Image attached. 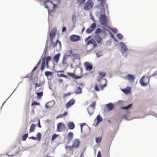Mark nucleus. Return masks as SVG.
<instances>
[{"instance_id": "1", "label": "nucleus", "mask_w": 157, "mask_h": 157, "mask_svg": "<svg viewBox=\"0 0 157 157\" xmlns=\"http://www.w3.org/2000/svg\"><path fill=\"white\" fill-rule=\"evenodd\" d=\"M97 0L98 1H100V5L103 10L104 14H100L99 18V20L100 24L101 25H103V24H104L105 23H108V19L105 13V9L104 8L106 0Z\"/></svg>"}, {"instance_id": "2", "label": "nucleus", "mask_w": 157, "mask_h": 157, "mask_svg": "<svg viewBox=\"0 0 157 157\" xmlns=\"http://www.w3.org/2000/svg\"><path fill=\"white\" fill-rule=\"evenodd\" d=\"M57 31V29L56 27H54L50 32H49V29L48 35L49 37L50 43L52 44L53 43V40L56 35Z\"/></svg>"}, {"instance_id": "3", "label": "nucleus", "mask_w": 157, "mask_h": 157, "mask_svg": "<svg viewBox=\"0 0 157 157\" xmlns=\"http://www.w3.org/2000/svg\"><path fill=\"white\" fill-rule=\"evenodd\" d=\"M69 39L71 42H75L81 39V37L79 35L72 34L70 36Z\"/></svg>"}, {"instance_id": "4", "label": "nucleus", "mask_w": 157, "mask_h": 157, "mask_svg": "<svg viewBox=\"0 0 157 157\" xmlns=\"http://www.w3.org/2000/svg\"><path fill=\"white\" fill-rule=\"evenodd\" d=\"M66 128V125L64 123L59 122L57 124L56 130L58 132H61L62 130L64 131Z\"/></svg>"}, {"instance_id": "5", "label": "nucleus", "mask_w": 157, "mask_h": 157, "mask_svg": "<svg viewBox=\"0 0 157 157\" xmlns=\"http://www.w3.org/2000/svg\"><path fill=\"white\" fill-rule=\"evenodd\" d=\"M120 51L122 54H123L127 51L128 48L125 43L123 42H120Z\"/></svg>"}, {"instance_id": "6", "label": "nucleus", "mask_w": 157, "mask_h": 157, "mask_svg": "<svg viewBox=\"0 0 157 157\" xmlns=\"http://www.w3.org/2000/svg\"><path fill=\"white\" fill-rule=\"evenodd\" d=\"M84 67H85V70L87 71H90L92 70L93 66L91 63L88 62H86L84 63Z\"/></svg>"}, {"instance_id": "7", "label": "nucleus", "mask_w": 157, "mask_h": 157, "mask_svg": "<svg viewBox=\"0 0 157 157\" xmlns=\"http://www.w3.org/2000/svg\"><path fill=\"white\" fill-rule=\"evenodd\" d=\"M145 76H143L140 79V83L141 85L143 86H146L148 85L150 80V78H149L148 81L147 82H145Z\"/></svg>"}, {"instance_id": "8", "label": "nucleus", "mask_w": 157, "mask_h": 157, "mask_svg": "<svg viewBox=\"0 0 157 157\" xmlns=\"http://www.w3.org/2000/svg\"><path fill=\"white\" fill-rule=\"evenodd\" d=\"M105 107L107 111L109 112L114 109V105L112 102H110L106 104Z\"/></svg>"}, {"instance_id": "9", "label": "nucleus", "mask_w": 157, "mask_h": 157, "mask_svg": "<svg viewBox=\"0 0 157 157\" xmlns=\"http://www.w3.org/2000/svg\"><path fill=\"white\" fill-rule=\"evenodd\" d=\"M55 104V102L54 100L50 101L47 103L45 105L46 109H50Z\"/></svg>"}, {"instance_id": "10", "label": "nucleus", "mask_w": 157, "mask_h": 157, "mask_svg": "<svg viewBox=\"0 0 157 157\" xmlns=\"http://www.w3.org/2000/svg\"><path fill=\"white\" fill-rule=\"evenodd\" d=\"M116 133V132L114 133L113 131H112L111 130L109 131L108 132V140H109V138H110L111 140V143L113 140Z\"/></svg>"}, {"instance_id": "11", "label": "nucleus", "mask_w": 157, "mask_h": 157, "mask_svg": "<svg viewBox=\"0 0 157 157\" xmlns=\"http://www.w3.org/2000/svg\"><path fill=\"white\" fill-rule=\"evenodd\" d=\"M126 78L131 82H133L135 79V76L134 75L128 74L126 76Z\"/></svg>"}, {"instance_id": "12", "label": "nucleus", "mask_w": 157, "mask_h": 157, "mask_svg": "<svg viewBox=\"0 0 157 157\" xmlns=\"http://www.w3.org/2000/svg\"><path fill=\"white\" fill-rule=\"evenodd\" d=\"M52 59V57L48 56H45L42 58V63H44L45 62H49Z\"/></svg>"}, {"instance_id": "13", "label": "nucleus", "mask_w": 157, "mask_h": 157, "mask_svg": "<svg viewBox=\"0 0 157 157\" xmlns=\"http://www.w3.org/2000/svg\"><path fill=\"white\" fill-rule=\"evenodd\" d=\"M80 141L78 139H76L73 141L72 146L75 148H78L79 146Z\"/></svg>"}, {"instance_id": "14", "label": "nucleus", "mask_w": 157, "mask_h": 157, "mask_svg": "<svg viewBox=\"0 0 157 157\" xmlns=\"http://www.w3.org/2000/svg\"><path fill=\"white\" fill-rule=\"evenodd\" d=\"M75 101L74 99L72 98L66 104V107L67 108L70 107L74 104Z\"/></svg>"}, {"instance_id": "15", "label": "nucleus", "mask_w": 157, "mask_h": 157, "mask_svg": "<svg viewBox=\"0 0 157 157\" xmlns=\"http://www.w3.org/2000/svg\"><path fill=\"white\" fill-rule=\"evenodd\" d=\"M94 38L98 44H101L103 42V39L100 36H94Z\"/></svg>"}, {"instance_id": "16", "label": "nucleus", "mask_w": 157, "mask_h": 157, "mask_svg": "<svg viewBox=\"0 0 157 157\" xmlns=\"http://www.w3.org/2000/svg\"><path fill=\"white\" fill-rule=\"evenodd\" d=\"M121 90L126 95L128 94L131 91V87L129 86L121 89Z\"/></svg>"}, {"instance_id": "17", "label": "nucleus", "mask_w": 157, "mask_h": 157, "mask_svg": "<svg viewBox=\"0 0 157 157\" xmlns=\"http://www.w3.org/2000/svg\"><path fill=\"white\" fill-rule=\"evenodd\" d=\"M96 120L97 122L96 123L95 125V126H97L98 124L102 121H103V119L102 117L99 114L96 117L95 119V121Z\"/></svg>"}, {"instance_id": "18", "label": "nucleus", "mask_w": 157, "mask_h": 157, "mask_svg": "<svg viewBox=\"0 0 157 157\" xmlns=\"http://www.w3.org/2000/svg\"><path fill=\"white\" fill-rule=\"evenodd\" d=\"M60 56V53H58L55 54L53 57V59L54 61L56 63H57L59 60Z\"/></svg>"}, {"instance_id": "19", "label": "nucleus", "mask_w": 157, "mask_h": 157, "mask_svg": "<svg viewBox=\"0 0 157 157\" xmlns=\"http://www.w3.org/2000/svg\"><path fill=\"white\" fill-rule=\"evenodd\" d=\"M71 59L73 60L78 59L79 60H80V55L78 53H72V54Z\"/></svg>"}, {"instance_id": "20", "label": "nucleus", "mask_w": 157, "mask_h": 157, "mask_svg": "<svg viewBox=\"0 0 157 157\" xmlns=\"http://www.w3.org/2000/svg\"><path fill=\"white\" fill-rule=\"evenodd\" d=\"M67 125L69 129H73L75 127V124L72 121L68 122Z\"/></svg>"}, {"instance_id": "21", "label": "nucleus", "mask_w": 157, "mask_h": 157, "mask_svg": "<svg viewBox=\"0 0 157 157\" xmlns=\"http://www.w3.org/2000/svg\"><path fill=\"white\" fill-rule=\"evenodd\" d=\"M68 139V142H69V141H71L72 140L73 136V133L71 132H69L67 135Z\"/></svg>"}, {"instance_id": "22", "label": "nucleus", "mask_w": 157, "mask_h": 157, "mask_svg": "<svg viewBox=\"0 0 157 157\" xmlns=\"http://www.w3.org/2000/svg\"><path fill=\"white\" fill-rule=\"evenodd\" d=\"M102 32V29L98 27L94 31L95 36H100V34Z\"/></svg>"}, {"instance_id": "23", "label": "nucleus", "mask_w": 157, "mask_h": 157, "mask_svg": "<svg viewBox=\"0 0 157 157\" xmlns=\"http://www.w3.org/2000/svg\"><path fill=\"white\" fill-rule=\"evenodd\" d=\"M133 105V104L132 103H130L126 106L121 107V109L123 110H127L131 108Z\"/></svg>"}, {"instance_id": "24", "label": "nucleus", "mask_w": 157, "mask_h": 157, "mask_svg": "<svg viewBox=\"0 0 157 157\" xmlns=\"http://www.w3.org/2000/svg\"><path fill=\"white\" fill-rule=\"evenodd\" d=\"M36 79V82H35V88L36 89V88L37 87H40L41 85V84L40 83V82H39V83H38L37 82L38 81V77H35L34 78V80H35Z\"/></svg>"}, {"instance_id": "25", "label": "nucleus", "mask_w": 157, "mask_h": 157, "mask_svg": "<svg viewBox=\"0 0 157 157\" xmlns=\"http://www.w3.org/2000/svg\"><path fill=\"white\" fill-rule=\"evenodd\" d=\"M36 126V125L35 124H31L30 126L29 130V132H33L35 130Z\"/></svg>"}, {"instance_id": "26", "label": "nucleus", "mask_w": 157, "mask_h": 157, "mask_svg": "<svg viewBox=\"0 0 157 157\" xmlns=\"http://www.w3.org/2000/svg\"><path fill=\"white\" fill-rule=\"evenodd\" d=\"M43 92H36V94L37 95L36 98L39 99H40L43 95Z\"/></svg>"}, {"instance_id": "27", "label": "nucleus", "mask_w": 157, "mask_h": 157, "mask_svg": "<svg viewBox=\"0 0 157 157\" xmlns=\"http://www.w3.org/2000/svg\"><path fill=\"white\" fill-rule=\"evenodd\" d=\"M82 92V88L81 87L79 86H78L75 92V93L76 94H81Z\"/></svg>"}, {"instance_id": "28", "label": "nucleus", "mask_w": 157, "mask_h": 157, "mask_svg": "<svg viewBox=\"0 0 157 157\" xmlns=\"http://www.w3.org/2000/svg\"><path fill=\"white\" fill-rule=\"evenodd\" d=\"M68 58V57L66 55H65L64 54L63 57L62 59V64L64 65V64H66L67 63V58Z\"/></svg>"}, {"instance_id": "29", "label": "nucleus", "mask_w": 157, "mask_h": 157, "mask_svg": "<svg viewBox=\"0 0 157 157\" xmlns=\"http://www.w3.org/2000/svg\"><path fill=\"white\" fill-rule=\"evenodd\" d=\"M37 139V140L39 142L40 141L42 138V135L40 132H38L36 135V137H35Z\"/></svg>"}, {"instance_id": "30", "label": "nucleus", "mask_w": 157, "mask_h": 157, "mask_svg": "<svg viewBox=\"0 0 157 157\" xmlns=\"http://www.w3.org/2000/svg\"><path fill=\"white\" fill-rule=\"evenodd\" d=\"M87 112L88 113L89 115L90 116H91L93 115L94 109V108H90V109H88V108H87Z\"/></svg>"}, {"instance_id": "31", "label": "nucleus", "mask_w": 157, "mask_h": 157, "mask_svg": "<svg viewBox=\"0 0 157 157\" xmlns=\"http://www.w3.org/2000/svg\"><path fill=\"white\" fill-rule=\"evenodd\" d=\"M91 8L90 6L87 3H85L84 4V5L83 7V9L85 10H90Z\"/></svg>"}, {"instance_id": "32", "label": "nucleus", "mask_w": 157, "mask_h": 157, "mask_svg": "<svg viewBox=\"0 0 157 157\" xmlns=\"http://www.w3.org/2000/svg\"><path fill=\"white\" fill-rule=\"evenodd\" d=\"M86 0H77L76 3H78V6L84 4Z\"/></svg>"}, {"instance_id": "33", "label": "nucleus", "mask_w": 157, "mask_h": 157, "mask_svg": "<svg viewBox=\"0 0 157 157\" xmlns=\"http://www.w3.org/2000/svg\"><path fill=\"white\" fill-rule=\"evenodd\" d=\"M73 51L72 50H68L66 52V53L64 54L66 55L68 57L72 56V54Z\"/></svg>"}, {"instance_id": "34", "label": "nucleus", "mask_w": 157, "mask_h": 157, "mask_svg": "<svg viewBox=\"0 0 157 157\" xmlns=\"http://www.w3.org/2000/svg\"><path fill=\"white\" fill-rule=\"evenodd\" d=\"M53 74V73L50 71H45L44 72V75L47 77L51 76Z\"/></svg>"}, {"instance_id": "35", "label": "nucleus", "mask_w": 157, "mask_h": 157, "mask_svg": "<svg viewBox=\"0 0 157 157\" xmlns=\"http://www.w3.org/2000/svg\"><path fill=\"white\" fill-rule=\"evenodd\" d=\"M72 20L73 23L75 24L76 22V17L75 13H73L72 15Z\"/></svg>"}, {"instance_id": "36", "label": "nucleus", "mask_w": 157, "mask_h": 157, "mask_svg": "<svg viewBox=\"0 0 157 157\" xmlns=\"http://www.w3.org/2000/svg\"><path fill=\"white\" fill-rule=\"evenodd\" d=\"M92 8L94 6V3L92 0H87L86 2Z\"/></svg>"}, {"instance_id": "37", "label": "nucleus", "mask_w": 157, "mask_h": 157, "mask_svg": "<svg viewBox=\"0 0 157 157\" xmlns=\"http://www.w3.org/2000/svg\"><path fill=\"white\" fill-rule=\"evenodd\" d=\"M74 148V147L72 146H68L67 145L65 146V149L66 150H68L69 151H72L73 152L74 151L73 150V148Z\"/></svg>"}, {"instance_id": "38", "label": "nucleus", "mask_w": 157, "mask_h": 157, "mask_svg": "<svg viewBox=\"0 0 157 157\" xmlns=\"http://www.w3.org/2000/svg\"><path fill=\"white\" fill-rule=\"evenodd\" d=\"M28 133H26L24 134L23 135H22L21 140L23 141H25L27 138L28 137Z\"/></svg>"}, {"instance_id": "39", "label": "nucleus", "mask_w": 157, "mask_h": 157, "mask_svg": "<svg viewBox=\"0 0 157 157\" xmlns=\"http://www.w3.org/2000/svg\"><path fill=\"white\" fill-rule=\"evenodd\" d=\"M67 74L68 75V76L69 77H71L72 78H75V74L74 72L73 73H71L70 72H67Z\"/></svg>"}, {"instance_id": "40", "label": "nucleus", "mask_w": 157, "mask_h": 157, "mask_svg": "<svg viewBox=\"0 0 157 157\" xmlns=\"http://www.w3.org/2000/svg\"><path fill=\"white\" fill-rule=\"evenodd\" d=\"M100 76V79H102L106 75V73L105 72H101L99 73Z\"/></svg>"}, {"instance_id": "41", "label": "nucleus", "mask_w": 157, "mask_h": 157, "mask_svg": "<svg viewBox=\"0 0 157 157\" xmlns=\"http://www.w3.org/2000/svg\"><path fill=\"white\" fill-rule=\"evenodd\" d=\"M102 139L101 136L97 137L95 138V142L97 144L100 143Z\"/></svg>"}, {"instance_id": "42", "label": "nucleus", "mask_w": 157, "mask_h": 157, "mask_svg": "<svg viewBox=\"0 0 157 157\" xmlns=\"http://www.w3.org/2000/svg\"><path fill=\"white\" fill-rule=\"evenodd\" d=\"M116 36L117 38L120 40H121L124 37L120 33H117Z\"/></svg>"}, {"instance_id": "43", "label": "nucleus", "mask_w": 157, "mask_h": 157, "mask_svg": "<svg viewBox=\"0 0 157 157\" xmlns=\"http://www.w3.org/2000/svg\"><path fill=\"white\" fill-rule=\"evenodd\" d=\"M59 136V134H56L55 133L53 134L52 135V138H51V141H54Z\"/></svg>"}, {"instance_id": "44", "label": "nucleus", "mask_w": 157, "mask_h": 157, "mask_svg": "<svg viewBox=\"0 0 157 157\" xmlns=\"http://www.w3.org/2000/svg\"><path fill=\"white\" fill-rule=\"evenodd\" d=\"M48 53V50L44 49L42 55L41 56V58H42L43 56H47Z\"/></svg>"}, {"instance_id": "45", "label": "nucleus", "mask_w": 157, "mask_h": 157, "mask_svg": "<svg viewBox=\"0 0 157 157\" xmlns=\"http://www.w3.org/2000/svg\"><path fill=\"white\" fill-rule=\"evenodd\" d=\"M57 76L58 77H62V78H65L67 79V78H68L67 76L64 74H57Z\"/></svg>"}, {"instance_id": "46", "label": "nucleus", "mask_w": 157, "mask_h": 157, "mask_svg": "<svg viewBox=\"0 0 157 157\" xmlns=\"http://www.w3.org/2000/svg\"><path fill=\"white\" fill-rule=\"evenodd\" d=\"M58 43L59 44V47L57 48H56V50L57 51H60L61 49V43L60 41L58 40Z\"/></svg>"}, {"instance_id": "47", "label": "nucleus", "mask_w": 157, "mask_h": 157, "mask_svg": "<svg viewBox=\"0 0 157 157\" xmlns=\"http://www.w3.org/2000/svg\"><path fill=\"white\" fill-rule=\"evenodd\" d=\"M92 44H93V47L94 48H96L97 46V42L94 39H92Z\"/></svg>"}, {"instance_id": "48", "label": "nucleus", "mask_w": 157, "mask_h": 157, "mask_svg": "<svg viewBox=\"0 0 157 157\" xmlns=\"http://www.w3.org/2000/svg\"><path fill=\"white\" fill-rule=\"evenodd\" d=\"M122 118L124 119L125 120L127 121H130L132 120H133L137 118L136 117H134L132 118V119H129L128 118H127L126 115H124Z\"/></svg>"}, {"instance_id": "49", "label": "nucleus", "mask_w": 157, "mask_h": 157, "mask_svg": "<svg viewBox=\"0 0 157 157\" xmlns=\"http://www.w3.org/2000/svg\"><path fill=\"white\" fill-rule=\"evenodd\" d=\"M36 67H34L33 68V69L31 71V73L29 74V75H30V80H32V77L33 75V73L36 69Z\"/></svg>"}, {"instance_id": "50", "label": "nucleus", "mask_w": 157, "mask_h": 157, "mask_svg": "<svg viewBox=\"0 0 157 157\" xmlns=\"http://www.w3.org/2000/svg\"><path fill=\"white\" fill-rule=\"evenodd\" d=\"M96 25V24L95 22H94L92 24H91L90 27V28L94 31V29L95 28Z\"/></svg>"}, {"instance_id": "51", "label": "nucleus", "mask_w": 157, "mask_h": 157, "mask_svg": "<svg viewBox=\"0 0 157 157\" xmlns=\"http://www.w3.org/2000/svg\"><path fill=\"white\" fill-rule=\"evenodd\" d=\"M94 31L93 30H92L90 28H88L86 29V32L87 33L89 34L91 33L92 32H93Z\"/></svg>"}, {"instance_id": "52", "label": "nucleus", "mask_w": 157, "mask_h": 157, "mask_svg": "<svg viewBox=\"0 0 157 157\" xmlns=\"http://www.w3.org/2000/svg\"><path fill=\"white\" fill-rule=\"evenodd\" d=\"M112 32L114 33H116L118 32L117 29L116 28H111V29H110Z\"/></svg>"}, {"instance_id": "53", "label": "nucleus", "mask_w": 157, "mask_h": 157, "mask_svg": "<svg viewBox=\"0 0 157 157\" xmlns=\"http://www.w3.org/2000/svg\"><path fill=\"white\" fill-rule=\"evenodd\" d=\"M52 0H50V1H48L49 2L51 3L53 6V8H56L58 7V5L57 4H55L54 3L52 2Z\"/></svg>"}, {"instance_id": "54", "label": "nucleus", "mask_w": 157, "mask_h": 157, "mask_svg": "<svg viewBox=\"0 0 157 157\" xmlns=\"http://www.w3.org/2000/svg\"><path fill=\"white\" fill-rule=\"evenodd\" d=\"M99 86L100 87L101 90H102L105 87L107 86V84L106 83H105L104 84L102 85L100 84L99 85Z\"/></svg>"}, {"instance_id": "55", "label": "nucleus", "mask_w": 157, "mask_h": 157, "mask_svg": "<svg viewBox=\"0 0 157 157\" xmlns=\"http://www.w3.org/2000/svg\"><path fill=\"white\" fill-rule=\"evenodd\" d=\"M40 105V103L37 102L36 101H35L32 102L31 104V106H33L34 105Z\"/></svg>"}, {"instance_id": "56", "label": "nucleus", "mask_w": 157, "mask_h": 157, "mask_svg": "<svg viewBox=\"0 0 157 157\" xmlns=\"http://www.w3.org/2000/svg\"><path fill=\"white\" fill-rule=\"evenodd\" d=\"M96 102L94 101L92 102L90 105V106L92 107V108H94V109L96 105Z\"/></svg>"}, {"instance_id": "57", "label": "nucleus", "mask_w": 157, "mask_h": 157, "mask_svg": "<svg viewBox=\"0 0 157 157\" xmlns=\"http://www.w3.org/2000/svg\"><path fill=\"white\" fill-rule=\"evenodd\" d=\"M83 75V74H81L80 76H78L75 75L74 79H80Z\"/></svg>"}, {"instance_id": "58", "label": "nucleus", "mask_w": 157, "mask_h": 157, "mask_svg": "<svg viewBox=\"0 0 157 157\" xmlns=\"http://www.w3.org/2000/svg\"><path fill=\"white\" fill-rule=\"evenodd\" d=\"M96 55L97 58L100 57L102 55V52H97L96 53Z\"/></svg>"}, {"instance_id": "59", "label": "nucleus", "mask_w": 157, "mask_h": 157, "mask_svg": "<svg viewBox=\"0 0 157 157\" xmlns=\"http://www.w3.org/2000/svg\"><path fill=\"white\" fill-rule=\"evenodd\" d=\"M71 94L70 92H68L67 93H64L63 94V98H65L66 97L70 96V95H71Z\"/></svg>"}, {"instance_id": "60", "label": "nucleus", "mask_w": 157, "mask_h": 157, "mask_svg": "<svg viewBox=\"0 0 157 157\" xmlns=\"http://www.w3.org/2000/svg\"><path fill=\"white\" fill-rule=\"evenodd\" d=\"M94 89L95 90L98 92L100 91V90L98 87V86L97 84H96L95 85L94 87Z\"/></svg>"}, {"instance_id": "61", "label": "nucleus", "mask_w": 157, "mask_h": 157, "mask_svg": "<svg viewBox=\"0 0 157 157\" xmlns=\"http://www.w3.org/2000/svg\"><path fill=\"white\" fill-rule=\"evenodd\" d=\"M45 68V66H44V63H42V64L41 65L40 68V70L42 71H43Z\"/></svg>"}, {"instance_id": "62", "label": "nucleus", "mask_w": 157, "mask_h": 157, "mask_svg": "<svg viewBox=\"0 0 157 157\" xmlns=\"http://www.w3.org/2000/svg\"><path fill=\"white\" fill-rule=\"evenodd\" d=\"M44 87V86H41L38 90L36 91V92H43Z\"/></svg>"}, {"instance_id": "63", "label": "nucleus", "mask_w": 157, "mask_h": 157, "mask_svg": "<svg viewBox=\"0 0 157 157\" xmlns=\"http://www.w3.org/2000/svg\"><path fill=\"white\" fill-rule=\"evenodd\" d=\"M92 39H91L89 41H88L87 42H86V44H85L86 46L87 47L88 45H90V44H92Z\"/></svg>"}, {"instance_id": "64", "label": "nucleus", "mask_w": 157, "mask_h": 157, "mask_svg": "<svg viewBox=\"0 0 157 157\" xmlns=\"http://www.w3.org/2000/svg\"><path fill=\"white\" fill-rule=\"evenodd\" d=\"M90 16L91 19L93 21L95 22V20L94 19L93 16V15L92 14V13L91 12L90 13Z\"/></svg>"}]
</instances>
